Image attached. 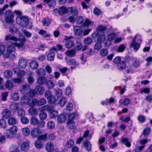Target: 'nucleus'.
Segmentation results:
<instances>
[{
  "instance_id": "f257e3e1",
  "label": "nucleus",
  "mask_w": 152,
  "mask_h": 152,
  "mask_svg": "<svg viewBox=\"0 0 152 152\" xmlns=\"http://www.w3.org/2000/svg\"><path fill=\"white\" fill-rule=\"evenodd\" d=\"M17 23L20 26L24 27L27 26L29 23L28 18L25 16H18L16 19Z\"/></svg>"
},
{
  "instance_id": "f03ea898",
  "label": "nucleus",
  "mask_w": 152,
  "mask_h": 152,
  "mask_svg": "<svg viewBox=\"0 0 152 152\" xmlns=\"http://www.w3.org/2000/svg\"><path fill=\"white\" fill-rule=\"evenodd\" d=\"M141 41L140 36L138 35H136L132 40L130 45L131 47L133 48L135 52H137L140 47V45L139 43H137L136 41L140 42Z\"/></svg>"
},
{
  "instance_id": "7ed1b4c3",
  "label": "nucleus",
  "mask_w": 152,
  "mask_h": 152,
  "mask_svg": "<svg viewBox=\"0 0 152 152\" xmlns=\"http://www.w3.org/2000/svg\"><path fill=\"white\" fill-rule=\"evenodd\" d=\"M18 128L15 126H13L10 129L6 130V135L7 138H11L13 137L14 135L18 131Z\"/></svg>"
},
{
  "instance_id": "20e7f679",
  "label": "nucleus",
  "mask_w": 152,
  "mask_h": 152,
  "mask_svg": "<svg viewBox=\"0 0 152 152\" xmlns=\"http://www.w3.org/2000/svg\"><path fill=\"white\" fill-rule=\"evenodd\" d=\"M18 39L22 42L20 43H17L14 42L15 47L16 46L18 47L20 50H22L24 49L25 48V46L23 44V42L25 40V37L23 36L20 35L19 36Z\"/></svg>"
},
{
  "instance_id": "39448f33",
  "label": "nucleus",
  "mask_w": 152,
  "mask_h": 152,
  "mask_svg": "<svg viewBox=\"0 0 152 152\" xmlns=\"http://www.w3.org/2000/svg\"><path fill=\"white\" fill-rule=\"evenodd\" d=\"M148 142V140L146 139L141 140L140 142V143L141 145L140 146H137L135 148V152H138L141 151L145 147V145Z\"/></svg>"
},
{
  "instance_id": "423d86ee",
  "label": "nucleus",
  "mask_w": 152,
  "mask_h": 152,
  "mask_svg": "<svg viewBox=\"0 0 152 152\" xmlns=\"http://www.w3.org/2000/svg\"><path fill=\"white\" fill-rule=\"evenodd\" d=\"M20 106L19 103L13 102L10 104L9 108L12 112L15 113L18 110Z\"/></svg>"
},
{
  "instance_id": "0eeeda50",
  "label": "nucleus",
  "mask_w": 152,
  "mask_h": 152,
  "mask_svg": "<svg viewBox=\"0 0 152 152\" xmlns=\"http://www.w3.org/2000/svg\"><path fill=\"white\" fill-rule=\"evenodd\" d=\"M39 109L43 111H47L49 113H50L54 110V108L52 105H46L39 108Z\"/></svg>"
},
{
  "instance_id": "6e6552de",
  "label": "nucleus",
  "mask_w": 152,
  "mask_h": 152,
  "mask_svg": "<svg viewBox=\"0 0 152 152\" xmlns=\"http://www.w3.org/2000/svg\"><path fill=\"white\" fill-rule=\"evenodd\" d=\"M41 133L40 129L39 128H35L31 132V135L32 137H36Z\"/></svg>"
},
{
  "instance_id": "1a4fd4ad",
  "label": "nucleus",
  "mask_w": 152,
  "mask_h": 152,
  "mask_svg": "<svg viewBox=\"0 0 152 152\" xmlns=\"http://www.w3.org/2000/svg\"><path fill=\"white\" fill-rule=\"evenodd\" d=\"M18 65L20 68L24 69L27 65L26 61L24 58L21 57L19 60Z\"/></svg>"
},
{
  "instance_id": "9d476101",
  "label": "nucleus",
  "mask_w": 152,
  "mask_h": 152,
  "mask_svg": "<svg viewBox=\"0 0 152 152\" xmlns=\"http://www.w3.org/2000/svg\"><path fill=\"white\" fill-rule=\"evenodd\" d=\"M37 94L39 95H41L43 94L45 90L43 87L41 86H36L34 88Z\"/></svg>"
},
{
  "instance_id": "9b49d317",
  "label": "nucleus",
  "mask_w": 152,
  "mask_h": 152,
  "mask_svg": "<svg viewBox=\"0 0 152 152\" xmlns=\"http://www.w3.org/2000/svg\"><path fill=\"white\" fill-rule=\"evenodd\" d=\"M11 111L8 109H4L2 112V115L3 117L5 118H7L11 115Z\"/></svg>"
},
{
  "instance_id": "f8f14e48",
  "label": "nucleus",
  "mask_w": 152,
  "mask_h": 152,
  "mask_svg": "<svg viewBox=\"0 0 152 152\" xmlns=\"http://www.w3.org/2000/svg\"><path fill=\"white\" fill-rule=\"evenodd\" d=\"M7 51L8 53L14 52L15 50L14 42L11 43L10 45H8L7 47Z\"/></svg>"
},
{
  "instance_id": "ddd939ff",
  "label": "nucleus",
  "mask_w": 152,
  "mask_h": 152,
  "mask_svg": "<svg viewBox=\"0 0 152 152\" xmlns=\"http://www.w3.org/2000/svg\"><path fill=\"white\" fill-rule=\"evenodd\" d=\"M43 1L47 3L50 8H53L56 5L55 0H43Z\"/></svg>"
},
{
  "instance_id": "4468645a",
  "label": "nucleus",
  "mask_w": 152,
  "mask_h": 152,
  "mask_svg": "<svg viewBox=\"0 0 152 152\" xmlns=\"http://www.w3.org/2000/svg\"><path fill=\"white\" fill-rule=\"evenodd\" d=\"M83 26L82 27L77 26V35L79 36L77 38L80 39L83 37Z\"/></svg>"
},
{
  "instance_id": "2eb2a0df",
  "label": "nucleus",
  "mask_w": 152,
  "mask_h": 152,
  "mask_svg": "<svg viewBox=\"0 0 152 152\" xmlns=\"http://www.w3.org/2000/svg\"><path fill=\"white\" fill-rule=\"evenodd\" d=\"M45 148L48 152H52L54 149L53 143L51 142H48L45 145Z\"/></svg>"
},
{
  "instance_id": "dca6fc26",
  "label": "nucleus",
  "mask_w": 152,
  "mask_h": 152,
  "mask_svg": "<svg viewBox=\"0 0 152 152\" xmlns=\"http://www.w3.org/2000/svg\"><path fill=\"white\" fill-rule=\"evenodd\" d=\"M30 88L29 86L27 84H23L20 87V91L22 93L25 94L28 92Z\"/></svg>"
},
{
  "instance_id": "f3484780",
  "label": "nucleus",
  "mask_w": 152,
  "mask_h": 152,
  "mask_svg": "<svg viewBox=\"0 0 152 152\" xmlns=\"http://www.w3.org/2000/svg\"><path fill=\"white\" fill-rule=\"evenodd\" d=\"M19 97V93L17 91L14 92L10 94V98L14 101L18 100Z\"/></svg>"
},
{
  "instance_id": "a211bd4d",
  "label": "nucleus",
  "mask_w": 152,
  "mask_h": 152,
  "mask_svg": "<svg viewBox=\"0 0 152 152\" xmlns=\"http://www.w3.org/2000/svg\"><path fill=\"white\" fill-rule=\"evenodd\" d=\"M116 37L117 35L114 32L111 33L107 35V39L108 41H111L114 40Z\"/></svg>"
},
{
  "instance_id": "6ab92c4d",
  "label": "nucleus",
  "mask_w": 152,
  "mask_h": 152,
  "mask_svg": "<svg viewBox=\"0 0 152 152\" xmlns=\"http://www.w3.org/2000/svg\"><path fill=\"white\" fill-rule=\"evenodd\" d=\"M4 39L6 41L13 40L16 42L18 40V39L16 37L11 34L6 35Z\"/></svg>"
},
{
  "instance_id": "aec40b11",
  "label": "nucleus",
  "mask_w": 152,
  "mask_h": 152,
  "mask_svg": "<svg viewBox=\"0 0 152 152\" xmlns=\"http://www.w3.org/2000/svg\"><path fill=\"white\" fill-rule=\"evenodd\" d=\"M37 101L35 99L29 98L27 104L29 106L32 107L35 106L37 104Z\"/></svg>"
},
{
  "instance_id": "412c9836",
  "label": "nucleus",
  "mask_w": 152,
  "mask_h": 152,
  "mask_svg": "<svg viewBox=\"0 0 152 152\" xmlns=\"http://www.w3.org/2000/svg\"><path fill=\"white\" fill-rule=\"evenodd\" d=\"M82 143L87 151H88L90 150L91 147V145L88 140H86L84 141Z\"/></svg>"
},
{
  "instance_id": "4be33fe9",
  "label": "nucleus",
  "mask_w": 152,
  "mask_h": 152,
  "mask_svg": "<svg viewBox=\"0 0 152 152\" xmlns=\"http://www.w3.org/2000/svg\"><path fill=\"white\" fill-rule=\"evenodd\" d=\"M10 152H18L20 151L19 146L15 145H12L10 147Z\"/></svg>"
},
{
  "instance_id": "5701e85b",
  "label": "nucleus",
  "mask_w": 152,
  "mask_h": 152,
  "mask_svg": "<svg viewBox=\"0 0 152 152\" xmlns=\"http://www.w3.org/2000/svg\"><path fill=\"white\" fill-rule=\"evenodd\" d=\"M75 51L73 50H68L65 52V53L66 56L70 58L75 56Z\"/></svg>"
},
{
  "instance_id": "b1692460",
  "label": "nucleus",
  "mask_w": 152,
  "mask_h": 152,
  "mask_svg": "<svg viewBox=\"0 0 152 152\" xmlns=\"http://www.w3.org/2000/svg\"><path fill=\"white\" fill-rule=\"evenodd\" d=\"M5 86L7 88L10 90L12 89L14 87L13 82L9 80H7L6 82Z\"/></svg>"
},
{
  "instance_id": "393cba45",
  "label": "nucleus",
  "mask_w": 152,
  "mask_h": 152,
  "mask_svg": "<svg viewBox=\"0 0 152 152\" xmlns=\"http://www.w3.org/2000/svg\"><path fill=\"white\" fill-rule=\"evenodd\" d=\"M29 66L32 69H35L37 68L39 64L37 62L33 61L30 62Z\"/></svg>"
},
{
  "instance_id": "a878e982",
  "label": "nucleus",
  "mask_w": 152,
  "mask_h": 152,
  "mask_svg": "<svg viewBox=\"0 0 152 152\" xmlns=\"http://www.w3.org/2000/svg\"><path fill=\"white\" fill-rule=\"evenodd\" d=\"M108 53V51L107 48H103L99 51V54L102 57L107 56Z\"/></svg>"
},
{
  "instance_id": "bb28decb",
  "label": "nucleus",
  "mask_w": 152,
  "mask_h": 152,
  "mask_svg": "<svg viewBox=\"0 0 152 152\" xmlns=\"http://www.w3.org/2000/svg\"><path fill=\"white\" fill-rule=\"evenodd\" d=\"M21 150L22 151H26L29 148V144L28 142H24L21 144L20 146Z\"/></svg>"
},
{
  "instance_id": "cd10ccee",
  "label": "nucleus",
  "mask_w": 152,
  "mask_h": 152,
  "mask_svg": "<svg viewBox=\"0 0 152 152\" xmlns=\"http://www.w3.org/2000/svg\"><path fill=\"white\" fill-rule=\"evenodd\" d=\"M47 80L46 78L43 77H39L37 80V83L40 85H43L46 83Z\"/></svg>"
},
{
  "instance_id": "c85d7f7f",
  "label": "nucleus",
  "mask_w": 152,
  "mask_h": 152,
  "mask_svg": "<svg viewBox=\"0 0 152 152\" xmlns=\"http://www.w3.org/2000/svg\"><path fill=\"white\" fill-rule=\"evenodd\" d=\"M29 113L31 115H37L38 111L37 109L34 107H31L28 110Z\"/></svg>"
},
{
  "instance_id": "c756f323",
  "label": "nucleus",
  "mask_w": 152,
  "mask_h": 152,
  "mask_svg": "<svg viewBox=\"0 0 152 152\" xmlns=\"http://www.w3.org/2000/svg\"><path fill=\"white\" fill-rule=\"evenodd\" d=\"M17 122V119L14 117H11L8 120V123L9 125H12L15 124Z\"/></svg>"
},
{
  "instance_id": "7c9ffc66",
  "label": "nucleus",
  "mask_w": 152,
  "mask_h": 152,
  "mask_svg": "<svg viewBox=\"0 0 152 152\" xmlns=\"http://www.w3.org/2000/svg\"><path fill=\"white\" fill-rule=\"evenodd\" d=\"M42 23L43 26H47L50 24L51 21L48 18H44L42 19Z\"/></svg>"
},
{
  "instance_id": "2f4dec72",
  "label": "nucleus",
  "mask_w": 152,
  "mask_h": 152,
  "mask_svg": "<svg viewBox=\"0 0 152 152\" xmlns=\"http://www.w3.org/2000/svg\"><path fill=\"white\" fill-rule=\"evenodd\" d=\"M126 62L123 61H121L117 65L118 69L120 70L124 69L126 67Z\"/></svg>"
},
{
  "instance_id": "473e14b6",
  "label": "nucleus",
  "mask_w": 152,
  "mask_h": 152,
  "mask_svg": "<svg viewBox=\"0 0 152 152\" xmlns=\"http://www.w3.org/2000/svg\"><path fill=\"white\" fill-rule=\"evenodd\" d=\"M34 144L35 147L38 149L42 148L43 145L42 142L38 139L35 141Z\"/></svg>"
},
{
  "instance_id": "72a5a7b5",
  "label": "nucleus",
  "mask_w": 152,
  "mask_h": 152,
  "mask_svg": "<svg viewBox=\"0 0 152 152\" xmlns=\"http://www.w3.org/2000/svg\"><path fill=\"white\" fill-rule=\"evenodd\" d=\"M28 76L27 79L29 83L32 84L34 82V79L33 76H32L33 72L31 71H30L28 72Z\"/></svg>"
},
{
  "instance_id": "f704fd0d",
  "label": "nucleus",
  "mask_w": 152,
  "mask_h": 152,
  "mask_svg": "<svg viewBox=\"0 0 152 152\" xmlns=\"http://www.w3.org/2000/svg\"><path fill=\"white\" fill-rule=\"evenodd\" d=\"M30 123L32 125H37L39 123V120L35 117H32L30 120Z\"/></svg>"
},
{
  "instance_id": "c9c22d12",
  "label": "nucleus",
  "mask_w": 152,
  "mask_h": 152,
  "mask_svg": "<svg viewBox=\"0 0 152 152\" xmlns=\"http://www.w3.org/2000/svg\"><path fill=\"white\" fill-rule=\"evenodd\" d=\"M12 74V72L9 70H5L4 73V77L6 78H10L11 77Z\"/></svg>"
},
{
  "instance_id": "e433bc0d",
  "label": "nucleus",
  "mask_w": 152,
  "mask_h": 152,
  "mask_svg": "<svg viewBox=\"0 0 152 152\" xmlns=\"http://www.w3.org/2000/svg\"><path fill=\"white\" fill-rule=\"evenodd\" d=\"M107 29L106 26L102 25H99L96 28V30L97 31H99L103 32L105 31Z\"/></svg>"
},
{
  "instance_id": "4c0bfd02",
  "label": "nucleus",
  "mask_w": 152,
  "mask_h": 152,
  "mask_svg": "<svg viewBox=\"0 0 152 152\" xmlns=\"http://www.w3.org/2000/svg\"><path fill=\"white\" fill-rule=\"evenodd\" d=\"M56 95L58 98L60 97L62 94V91L60 88L55 89H54Z\"/></svg>"
},
{
  "instance_id": "58836bf2",
  "label": "nucleus",
  "mask_w": 152,
  "mask_h": 152,
  "mask_svg": "<svg viewBox=\"0 0 152 152\" xmlns=\"http://www.w3.org/2000/svg\"><path fill=\"white\" fill-rule=\"evenodd\" d=\"M30 133L29 129L28 127H25L23 128L22 130V133L25 136H28Z\"/></svg>"
},
{
  "instance_id": "ea45409f",
  "label": "nucleus",
  "mask_w": 152,
  "mask_h": 152,
  "mask_svg": "<svg viewBox=\"0 0 152 152\" xmlns=\"http://www.w3.org/2000/svg\"><path fill=\"white\" fill-rule=\"evenodd\" d=\"M66 119V116L65 115L63 114L60 115L58 117V121L60 123H62L65 121Z\"/></svg>"
},
{
  "instance_id": "a19ab883",
  "label": "nucleus",
  "mask_w": 152,
  "mask_h": 152,
  "mask_svg": "<svg viewBox=\"0 0 152 152\" xmlns=\"http://www.w3.org/2000/svg\"><path fill=\"white\" fill-rule=\"evenodd\" d=\"M66 98L64 97H62L59 100V104L61 107H63L66 104Z\"/></svg>"
},
{
  "instance_id": "79ce46f5",
  "label": "nucleus",
  "mask_w": 152,
  "mask_h": 152,
  "mask_svg": "<svg viewBox=\"0 0 152 152\" xmlns=\"http://www.w3.org/2000/svg\"><path fill=\"white\" fill-rule=\"evenodd\" d=\"M121 141L122 142V144H125L126 147L129 148L130 147L131 143L130 142L128 141L127 138H123L121 139Z\"/></svg>"
},
{
  "instance_id": "37998d69",
  "label": "nucleus",
  "mask_w": 152,
  "mask_h": 152,
  "mask_svg": "<svg viewBox=\"0 0 152 152\" xmlns=\"http://www.w3.org/2000/svg\"><path fill=\"white\" fill-rule=\"evenodd\" d=\"M55 54L54 53L50 52L47 55V59L49 61H53L54 60Z\"/></svg>"
},
{
  "instance_id": "c03bdc74",
  "label": "nucleus",
  "mask_w": 152,
  "mask_h": 152,
  "mask_svg": "<svg viewBox=\"0 0 152 152\" xmlns=\"http://www.w3.org/2000/svg\"><path fill=\"white\" fill-rule=\"evenodd\" d=\"M74 141L72 140H69L66 142L65 146L67 148H70L74 145Z\"/></svg>"
},
{
  "instance_id": "a18cd8bd",
  "label": "nucleus",
  "mask_w": 152,
  "mask_h": 152,
  "mask_svg": "<svg viewBox=\"0 0 152 152\" xmlns=\"http://www.w3.org/2000/svg\"><path fill=\"white\" fill-rule=\"evenodd\" d=\"M126 46L124 44H122L120 45L117 50V52L118 53L123 52L125 49Z\"/></svg>"
},
{
  "instance_id": "49530a36",
  "label": "nucleus",
  "mask_w": 152,
  "mask_h": 152,
  "mask_svg": "<svg viewBox=\"0 0 152 152\" xmlns=\"http://www.w3.org/2000/svg\"><path fill=\"white\" fill-rule=\"evenodd\" d=\"M47 86L49 89H51L54 86L55 84L53 81L51 80L48 81L46 82Z\"/></svg>"
},
{
  "instance_id": "de8ad7c7",
  "label": "nucleus",
  "mask_w": 152,
  "mask_h": 152,
  "mask_svg": "<svg viewBox=\"0 0 152 152\" xmlns=\"http://www.w3.org/2000/svg\"><path fill=\"white\" fill-rule=\"evenodd\" d=\"M75 126V123L73 121H68L67 123V126L69 128L72 129Z\"/></svg>"
},
{
  "instance_id": "09e8293b",
  "label": "nucleus",
  "mask_w": 152,
  "mask_h": 152,
  "mask_svg": "<svg viewBox=\"0 0 152 152\" xmlns=\"http://www.w3.org/2000/svg\"><path fill=\"white\" fill-rule=\"evenodd\" d=\"M69 62V65L71 66L70 67L71 69H73L75 67L76 60L75 59L73 58L70 59Z\"/></svg>"
},
{
  "instance_id": "8fccbe9b",
  "label": "nucleus",
  "mask_w": 152,
  "mask_h": 152,
  "mask_svg": "<svg viewBox=\"0 0 152 152\" xmlns=\"http://www.w3.org/2000/svg\"><path fill=\"white\" fill-rule=\"evenodd\" d=\"M46 100L44 98H42L37 101V104L39 106H41L43 105L46 103Z\"/></svg>"
},
{
  "instance_id": "3c124183",
  "label": "nucleus",
  "mask_w": 152,
  "mask_h": 152,
  "mask_svg": "<svg viewBox=\"0 0 152 152\" xmlns=\"http://www.w3.org/2000/svg\"><path fill=\"white\" fill-rule=\"evenodd\" d=\"M21 122L23 124H28L29 122V119L26 117L24 116L22 117L20 119Z\"/></svg>"
},
{
  "instance_id": "603ef678",
  "label": "nucleus",
  "mask_w": 152,
  "mask_h": 152,
  "mask_svg": "<svg viewBox=\"0 0 152 152\" xmlns=\"http://www.w3.org/2000/svg\"><path fill=\"white\" fill-rule=\"evenodd\" d=\"M37 74L39 76L45 75V72L44 70L42 68H40L36 70Z\"/></svg>"
},
{
  "instance_id": "864d4df0",
  "label": "nucleus",
  "mask_w": 152,
  "mask_h": 152,
  "mask_svg": "<svg viewBox=\"0 0 152 152\" xmlns=\"http://www.w3.org/2000/svg\"><path fill=\"white\" fill-rule=\"evenodd\" d=\"M47 100L49 103L53 104L56 102V99L55 96L52 95L48 98Z\"/></svg>"
},
{
  "instance_id": "5fc2aeb1",
  "label": "nucleus",
  "mask_w": 152,
  "mask_h": 152,
  "mask_svg": "<svg viewBox=\"0 0 152 152\" xmlns=\"http://www.w3.org/2000/svg\"><path fill=\"white\" fill-rule=\"evenodd\" d=\"M93 42L92 39L90 37H88L85 38L84 40V43L87 45L91 44Z\"/></svg>"
},
{
  "instance_id": "6e6d98bb",
  "label": "nucleus",
  "mask_w": 152,
  "mask_h": 152,
  "mask_svg": "<svg viewBox=\"0 0 152 152\" xmlns=\"http://www.w3.org/2000/svg\"><path fill=\"white\" fill-rule=\"evenodd\" d=\"M68 12L67 8L65 7H61L59 10V15L64 14Z\"/></svg>"
},
{
  "instance_id": "4d7b16f0",
  "label": "nucleus",
  "mask_w": 152,
  "mask_h": 152,
  "mask_svg": "<svg viewBox=\"0 0 152 152\" xmlns=\"http://www.w3.org/2000/svg\"><path fill=\"white\" fill-rule=\"evenodd\" d=\"M10 53H7L6 54H3V56L4 58H10L11 59L13 60L15 59L16 58V56L14 54H12L11 56L10 55Z\"/></svg>"
},
{
  "instance_id": "13d9d810",
  "label": "nucleus",
  "mask_w": 152,
  "mask_h": 152,
  "mask_svg": "<svg viewBox=\"0 0 152 152\" xmlns=\"http://www.w3.org/2000/svg\"><path fill=\"white\" fill-rule=\"evenodd\" d=\"M151 131V129L148 128L145 129L143 131L142 134L145 137H147Z\"/></svg>"
},
{
  "instance_id": "bf43d9fd",
  "label": "nucleus",
  "mask_w": 152,
  "mask_h": 152,
  "mask_svg": "<svg viewBox=\"0 0 152 152\" xmlns=\"http://www.w3.org/2000/svg\"><path fill=\"white\" fill-rule=\"evenodd\" d=\"M6 121L3 119L0 120V128L4 129L6 127Z\"/></svg>"
},
{
  "instance_id": "052dcab7",
  "label": "nucleus",
  "mask_w": 152,
  "mask_h": 152,
  "mask_svg": "<svg viewBox=\"0 0 152 152\" xmlns=\"http://www.w3.org/2000/svg\"><path fill=\"white\" fill-rule=\"evenodd\" d=\"M89 131L88 130L86 131L83 134V137L86 138L88 137V139L90 140L92 138V135H89Z\"/></svg>"
},
{
  "instance_id": "680f3d73",
  "label": "nucleus",
  "mask_w": 152,
  "mask_h": 152,
  "mask_svg": "<svg viewBox=\"0 0 152 152\" xmlns=\"http://www.w3.org/2000/svg\"><path fill=\"white\" fill-rule=\"evenodd\" d=\"M150 89L148 87H143L141 88L140 90V93L142 94L143 93L148 94L150 91Z\"/></svg>"
},
{
  "instance_id": "e2e57ef3",
  "label": "nucleus",
  "mask_w": 152,
  "mask_h": 152,
  "mask_svg": "<svg viewBox=\"0 0 152 152\" xmlns=\"http://www.w3.org/2000/svg\"><path fill=\"white\" fill-rule=\"evenodd\" d=\"M17 113L18 116L22 117L25 115V112L23 109H20L18 110Z\"/></svg>"
},
{
  "instance_id": "0e129e2a",
  "label": "nucleus",
  "mask_w": 152,
  "mask_h": 152,
  "mask_svg": "<svg viewBox=\"0 0 152 152\" xmlns=\"http://www.w3.org/2000/svg\"><path fill=\"white\" fill-rule=\"evenodd\" d=\"M17 28L14 25H12L9 28V31L12 34H14L17 32Z\"/></svg>"
},
{
  "instance_id": "69168bd1",
  "label": "nucleus",
  "mask_w": 152,
  "mask_h": 152,
  "mask_svg": "<svg viewBox=\"0 0 152 152\" xmlns=\"http://www.w3.org/2000/svg\"><path fill=\"white\" fill-rule=\"evenodd\" d=\"M50 116L51 118H53L58 115V112L56 110H54L52 112L50 113Z\"/></svg>"
},
{
  "instance_id": "338daca9",
  "label": "nucleus",
  "mask_w": 152,
  "mask_h": 152,
  "mask_svg": "<svg viewBox=\"0 0 152 152\" xmlns=\"http://www.w3.org/2000/svg\"><path fill=\"white\" fill-rule=\"evenodd\" d=\"M29 97H28L27 96H22L21 99L20 100L24 104H27L28 102V99Z\"/></svg>"
},
{
  "instance_id": "774afa93",
  "label": "nucleus",
  "mask_w": 152,
  "mask_h": 152,
  "mask_svg": "<svg viewBox=\"0 0 152 152\" xmlns=\"http://www.w3.org/2000/svg\"><path fill=\"white\" fill-rule=\"evenodd\" d=\"M130 119V118L129 116L125 117V116H123L121 117L119 120L125 122H127L129 121Z\"/></svg>"
}]
</instances>
